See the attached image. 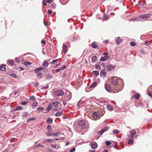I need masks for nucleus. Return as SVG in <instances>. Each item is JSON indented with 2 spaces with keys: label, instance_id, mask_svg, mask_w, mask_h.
I'll return each mask as SVG.
<instances>
[{
  "label": "nucleus",
  "instance_id": "c756f323",
  "mask_svg": "<svg viewBox=\"0 0 152 152\" xmlns=\"http://www.w3.org/2000/svg\"><path fill=\"white\" fill-rule=\"evenodd\" d=\"M97 83V82H95L94 83H92L90 86V88H94V87L96 86Z\"/></svg>",
  "mask_w": 152,
  "mask_h": 152
},
{
  "label": "nucleus",
  "instance_id": "680f3d73",
  "mask_svg": "<svg viewBox=\"0 0 152 152\" xmlns=\"http://www.w3.org/2000/svg\"><path fill=\"white\" fill-rule=\"evenodd\" d=\"M140 20L139 19H137L135 18H132L131 19V20L133 21H138Z\"/></svg>",
  "mask_w": 152,
  "mask_h": 152
},
{
  "label": "nucleus",
  "instance_id": "1a4fd4ad",
  "mask_svg": "<svg viewBox=\"0 0 152 152\" xmlns=\"http://www.w3.org/2000/svg\"><path fill=\"white\" fill-rule=\"evenodd\" d=\"M51 146L53 148L57 149L61 148V146L59 144H52L51 145Z\"/></svg>",
  "mask_w": 152,
  "mask_h": 152
},
{
  "label": "nucleus",
  "instance_id": "6e6552de",
  "mask_svg": "<svg viewBox=\"0 0 152 152\" xmlns=\"http://www.w3.org/2000/svg\"><path fill=\"white\" fill-rule=\"evenodd\" d=\"M123 41V39L120 37H118L116 38L115 43L118 45L120 44Z\"/></svg>",
  "mask_w": 152,
  "mask_h": 152
},
{
  "label": "nucleus",
  "instance_id": "bb28decb",
  "mask_svg": "<svg viewBox=\"0 0 152 152\" xmlns=\"http://www.w3.org/2000/svg\"><path fill=\"white\" fill-rule=\"evenodd\" d=\"M95 68L96 69H98L99 70H101V67L100 66V65L99 64H96L95 65Z\"/></svg>",
  "mask_w": 152,
  "mask_h": 152
},
{
  "label": "nucleus",
  "instance_id": "0e129e2a",
  "mask_svg": "<svg viewBox=\"0 0 152 152\" xmlns=\"http://www.w3.org/2000/svg\"><path fill=\"white\" fill-rule=\"evenodd\" d=\"M49 128L50 129H51V126L50 125H49L48 126H47V129H46L47 130H49V131H50V130H49Z\"/></svg>",
  "mask_w": 152,
  "mask_h": 152
},
{
  "label": "nucleus",
  "instance_id": "dca6fc26",
  "mask_svg": "<svg viewBox=\"0 0 152 152\" xmlns=\"http://www.w3.org/2000/svg\"><path fill=\"white\" fill-rule=\"evenodd\" d=\"M92 47L94 48H96L98 47V45L97 44V43L95 41L93 42L92 43Z\"/></svg>",
  "mask_w": 152,
  "mask_h": 152
},
{
  "label": "nucleus",
  "instance_id": "b1692460",
  "mask_svg": "<svg viewBox=\"0 0 152 152\" xmlns=\"http://www.w3.org/2000/svg\"><path fill=\"white\" fill-rule=\"evenodd\" d=\"M93 75L95 76V77H97L99 75V72L97 71H94L92 72Z\"/></svg>",
  "mask_w": 152,
  "mask_h": 152
},
{
  "label": "nucleus",
  "instance_id": "72a5a7b5",
  "mask_svg": "<svg viewBox=\"0 0 152 152\" xmlns=\"http://www.w3.org/2000/svg\"><path fill=\"white\" fill-rule=\"evenodd\" d=\"M29 99L30 100L33 101H35L36 99L35 97L33 96H31L30 97Z\"/></svg>",
  "mask_w": 152,
  "mask_h": 152
},
{
  "label": "nucleus",
  "instance_id": "864d4df0",
  "mask_svg": "<svg viewBox=\"0 0 152 152\" xmlns=\"http://www.w3.org/2000/svg\"><path fill=\"white\" fill-rule=\"evenodd\" d=\"M66 66L65 65H64L63 66L61 67L60 69L61 70H64L66 68Z\"/></svg>",
  "mask_w": 152,
  "mask_h": 152
},
{
  "label": "nucleus",
  "instance_id": "9b49d317",
  "mask_svg": "<svg viewBox=\"0 0 152 152\" xmlns=\"http://www.w3.org/2000/svg\"><path fill=\"white\" fill-rule=\"evenodd\" d=\"M51 103L50 105L51 107L53 106L55 107H56L58 104L59 102L57 101H54L52 102L49 103Z\"/></svg>",
  "mask_w": 152,
  "mask_h": 152
},
{
  "label": "nucleus",
  "instance_id": "774afa93",
  "mask_svg": "<svg viewBox=\"0 0 152 152\" xmlns=\"http://www.w3.org/2000/svg\"><path fill=\"white\" fill-rule=\"evenodd\" d=\"M148 95L151 97L152 98V93L151 92H148Z\"/></svg>",
  "mask_w": 152,
  "mask_h": 152
},
{
  "label": "nucleus",
  "instance_id": "58836bf2",
  "mask_svg": "<svg viewBox=\"0 0 152 152\" xmlns=\"http://www.w3.org/2000/svg\"><path fill=\"white\" fill-rule=\"evenodd\" d=\"M133 143V141L132 140L129 139L128 140V143L129 144H132Z\"/></svg>",
  "mask_w": 152,
  "mask_h": 152
},
{
  "label": "nucleus",
  "instance_id": "a19ab883",
  "mask_svg": "<svg viewBox=\"0 0 152 152\" xmlns=\"http://www.w3.org/2000/svg\"><path fill=\"white\" fill-rule=\"evenodd\" d=\"M118 144L116 142H115V145L114 146V147L115 149L116 150H119V148H118Z\"/></svg>",
  "mask_w": 152,
  "mask_h": 152
},
{
  "label": "nucleus",
  "instance_id": "79ce46f5",
  "mask_svg": "<svg viewBox=\"0 0 152 152\" xmlns=\"http://www.w3.org/2000/svg\"><path fill=\"white\" fill-rule=\"evenodd\" d=\"M105 144L107 146H109L111 144V143L109 141H106L105 142Z\"/></svg>",
  "mask_w": 152,
  "mask_h": 152
},
{
  "label": "nucleus",
  "instance_id": "a211bd4d",
  "mask_svg": "<svg viewBox=\"0 0 152 152\" xmlns=\"http://www.w3.org/2000/svg\"><path fill=\"white\" fill-rule=\"evenodd\" d=\"M47 124H52L53 123V119L49 117L47 120Z\"/></svg>",
  "mask_w": 152,
  "mask_h": 152
},
{
  "label": "nucleus",
  "instance_id": "7ed1b4c3",
  "mask_svg": "<svg viewBox=\"0 0 152 152\" xmlns=\"http://www.w3.org/2000/svg\"><path fill=\"white\" fill-rule=\"evenodd\" d=\"M54 94L55 95L57 96H61L64 94V92L62 90H59L55 91Z\"/></svg>",
  "mask_w": 152,
  "mask_h": 152
},
{
  "label": "nucleus",
  "instance_id": "13d9d810",
  "mask_svg": "<svg viewBox=\"0 0 152 152\" xmlns=\"http://www.w3.org/2000/svg\"><path fill=\"white\" fill-rule=\"evenodd\" d=\"M11 76L12 77H13L15 78H16L17 77V75L14 74H12L11 75Z\"/></svg>",
  "mask_w": 152,
  "mask_h": 152
},
{
  "label": "nucleus",
  "instance_id": "c9c22d12",
  "mask_svg": "<svg viewBox=\"0 0 152 152\" xmlns=\"http://www.w3.org/2000/svg\"><path fill=\"white\" fill-rule=\"evenodd\" d=\"M18 92V90H15L11 94H12L13 96L16 95Z\"/></svg>",
  "mask_w": 152,
  "mask_h": 152
},
{
  "label": "nucleus",
  "instance_id": "3c124183",
  "mask_svg": "<svg viewBox=\"0 0 152 152\" xmlns=\"http://www.w3.org/2000/svg\"><path fill=\"white\" fill-rule=\"evenodd\" d=\"M118 81V80L117 79V78L115 77H113L112 78V81Z\"/></svg>",
  "mask_w": 152,
  "mask_h": 152
},
{
  "label": "nucleus",
  "instance_id": "412c9836",
  "mask_svg": "<svg viewBox=\"0 0 152 152\" xmlns=\"http://www.w3.org/2000/svg\"><path fill=\"white\" fill-rule=\"evenodd\" d=\"M48 62L47 61H44L43 64V65L45 67H47L48 65Z\"/></svg>",
  "mask_w": 152,
  "mask_h": 152
},
{
  "label": "nucleus",
  "instance_id": "423d86ee",
  "mask_svg": "<svg viewBox=\"0 0 152 152\" xmlns=\"http://www.w3.org/2000/svg\"><path fill=\"white\" fill-rule=\"evenodd\" d=\"M34 72L35 73H37V76L38 77H42V74L41 71L37 68L35 70Z\"/></svg>",
  "mask_w": 152,
  "mask_h": 152
},
{
  "label": "nucleus",
  "instance_id": "69168bd1",
  "mask_svg": "<svg viewBox=\"0 0 152 152\" xmlns=\"http://www.w3.org/2000/svg\"><path fill=\"white\" fill-rule=\"evenodd\" d=\"M146 16V18L147 19V18L149 17L150 16H151L152 15V14H145Z\"/></svg>",
  "mask_w": 152,
  "mask_h": 152
},
{
  "label": "nucleus",
  "instance_id": "0eeeda50",
  "mask_svg": "<svg viewBox=\"0 0 152 152\" xmlns=\"http://www.w3.org/2000/svg\"><path fill=\"white\" fill-rule=\"evenodd\" d=\"M107 72L105 69H103L100 71V75L102 78H104L106 75Z\"/></svg>",
  "mask_w": 152,
  "mask_h": 152
},
{
  "label": "nucleus",
  "instance_id": "5701e85b",
  "mask_svg": "<svg viewBox=\"0 0 152 152\" xmlns=\"http://www.w3.org/2000/svg\"><path fill=\"white\" fill-rule=\"evenodd\" d=\"M109 18L108 16L105 14H104L103 17L102 19L103 20H107Z\"/></svg>",
  "mask_w": 152,
  "mask_h": 152
},
{
  "label": "nucleus",
  "instance_id": "473e14b6",
  "mask_svg": "<svg viewBox=\"0 0 152 152\" xmlns=\"http://www.w3.org/2000/svg\"><path fill=\"white\" fill-rule=\"evenodd\" d=\"M81 101H82V99H81L78 102V103L77 104V106H78L79 109H80L81 107Z\"/></svg>",
  "mask_w": 152,
  "mask_h": 152
},
{
  "label": "nucleus",
  "instance_id": "4d7b16f0",
  "mask_svg": "<svg viewBox=\"0 0 152 152\" xmlns=\"http://www.w3.org/2000/svg\"><path fill=\"white\" fill-rule=\"evenodd\" d=\"M58 59H56L53 60L51 63V64H54L55 63L58 61Z\"/></svg>",
  "mask_w": 152,
  "mask_h": 152
},
{
  "label": "nucleus",
  "instance_id": "9d476101",
  "mask_svg": "<svg viewBox=\"0 0 152 152\" xmlns=\"http://www.w3.org/2000/svg\"><path fill=\"white\" fill-rule=\"evenodd\" d=\"M14 60H8L7 61V64L10 66L13 65L14 64Z\"/></svg>",
  "mask_w": 152,
  "mask_h": 152
},
{
  "label": "nucleus",
  "instance_id": "ddd939ff",
  "mask_svg": "<svg viewBox=\"0 0 152 152\" xmlns=\"http://www.w3.org/2000/svg\"><path fill=\"white\" fill-rule=\"evenodd\" d=\"M67 45H66L63 44L62 46V51L65 53H66L67 52L66 49H67Z\"/></svg>",
  "mask_w": 152,
  "mask_h": 152
},
{
  "label": "nucleus",
  "instance_id": "de8ad7c7",
  "mask_svg": "<svg viewBox=\"0 0 152 152\" xmlns=\"http://www.w3.org/2000/svg\"><path fill=\"white\" fill-rule=\"evenodd\" d=\"M61 134V132H57L56 133H55V134H53V136H57L58 135H59Z\"/></svg>",
  "mask_w": 152,
  "mask_h": 152
},
{
  "label": "nucleus",
  "instance_id": "8fccbe9b",
  "mask_svg": "<svg viewBox=\"0 0 152 152\" xmlns=\"http://www.w3.org/2000/svg\"><path fill=\"white\" fill-rule=\"evenodd\" d=\"M64 138V137L62 138L61 139L58 138H54L53 139V141H57V140H63Z\"/></svg>",
  "mask_w": 152,
  "mask_h": 152
},
{
  "label": "nucleus",
  "instance_id": "f8f14e48",
  "mask_svg": "<svg viewBox=\"0 0 152 152\" xmlns=\"http://www.w3.org/2000/svg\"><path fill=\"white\" fill-rule=\"evenodd\" d=\"M105 88L106 90L109 92L111 91V88L110 85L109 84H106L105 85Z\"/></svg>",
  "mask_w": 152,
  "mask_h": 152
},
{
  "label": "nucleus",
  "instance_id": "aec40b11",
  "mask_svg": "<svg viewBox=\"0 0 152 152\" xmlns=\"http://www.w3.org/2000/svg\"><path fill=\"white\" fill-rule=\"evenodd\" d=\"M6 65L2 64L0 67V70L2 71H4L6 70Z\"/></svg>",
  "mask_w": 152,
  "mask_h": 152
},
{
  "label": "nucleus",
  "instance_id": "49530a36",
  "mask_svg": "<svg viewBox=\"0 0 152 152\" xmlns=\"http://www.w3.org/2000/svg\"><path fill=\"white\" fill-rule=\"evenodd\" d=\"M53 133L51 132H47L46 133V135L47 136H51V135H53Z\"/></svg>",
  "mask_w": 152,
  "mask_h": 152
},
{
  "label": "nucleus",
  "instance_id": "6e6d98bb",
  "mask_svg": "<svg viewBox=\"0 0 152 152\" xmlns=\"http://www.w3.org/2000/svg\"><path fill=\"white\" fill-rule=\"evenodd\" d=\"M39 83L38 82H35L34 84V86L35 87H37L39 85Z\"/></svg>",
  "mask_w": 152,
  "mask_h": 152
},
{
  "label": "nucleus",
  "instance_id": "e433bc0d",
  "mask_svg": "<svg viewBox=\"0 0 152 152\" xmlns=\"http://www.w3.org/2000/svg\"><path fill=\"white\" fill-rule=\"evenodd\" d=\"M44 108L43 107H38L37 109V111L40 110V112H42L43 111Z\"/></svg>",
  "mask_w": 152,
  "mask_h": 152
},
{
  "label": "nucleus",
  "instance_id": "603ef678",
  "mask_svg": "<svg viewBox=\"0 0 152 152\" xmlns=\"http://www.w3.org/2000/svg\"><path fill=\"white\" fill-rule=\"evenodd\" d=\"M35 120V119L34 118H31L29 119H28L27 120V122H29V121H33V120Z\"/></svg>",
  "mask_w": 152,
  "mask_h": 152
},
{
  "label": "nucleus",
  "instance_id": "4468645a",
  "mask_svg": "<svg viewBox=\"0 0 152 152\" xmlns=\"http://www.w3.org/2000/svg\"><path fill=\"white\" fill-rule=\"evenodd\" d=\"M90 145L91 146V148L93 149H95L96 148L97 146L98 145L96 143H93V144H90Z\"/></svg>",
  "mask_w": 152,
  "mask_h": 152
},
{
  "label": "nucleus",
  "instance_id": "cd10ccee",
  "mask_svg": "<svg viewBox=\"0 0 152 152\" xmlns=\"http://www.w3.org/2000/svg\"><path fill=\"white\" fill-rule=\"evenodd\" d=\"M62 114H63L62 112L61 111H60V112H58L56 113L55 114V115L56 116H60L61 115H62Z\"/></svg>",
  "mask_w": 152,
  "mask_h": 152
},
{
  "label": "nucleus",
  "instance_id": "f257e3e1",
  "mask_svg": "<svg viewBox=\"0 0 152 152\" xmlns=\"http://www.w3.org/2000/svg\"><path fill=\"white\" fill-rule=\"evenodd\" d=\"M112 83L116 86L115 91H114L115 93L121 91L123 89V88L122 87L120 86L119 84L118 85V80L112 81Z\"/></svg>",
  "mask_w": 152,
  "mask_h": 152
},
{
  "label": "nucleus",
  "instance_id": "f03ea898",
  "mask_svg": "<svg viewBox=\"0 0 152 152\" xmlns=\"http://www.w3.org/2000/svg\"><path fill=\"white\" fill-rule=\"evenodd\" d=\"M106 68L107 71H110L114 69L115 68V66L108 63L106 66Z\"/></svg>",
  "mask_w": 152,
  "mask_h": 152
},
{
  "label": "nucleus",
  "instance_id": "09e8293b",
  "mask_svg": "<svg viewBox=\"0 0 152 152\" xmlns=\"http://www.w3.org/2000/svg\"><path fill=\"white\" fill-rule=\"evenodd\" d=\"M22 64L26 66H28V64L27 63V62H26L24 61H22Z\"/></svg>",
  "mask_w": 152,
  "mask_h": 152
},
{
  "label": "nucleus",
  "instance_id": "2f4dec72",
  "mask_svg": "<svg viewBox=\"0 0 152 152\" xmlns=\"http://www.w3.org/2000/svg\"><path fill=\"white\" fill-rule=\"evenodd\" d=\"M130 45L132 46H134L136 45V43L135 42H131L130 43Z\"/></svg>",
  "mask_w": 152,
  "mask_h": 152
},
{
  "label": "nucleus",
  "instance_id": "c03bdc74",
  "mask_svg": "<svg viewBox=\"0 0 152 152\" xmlns=\"http://www.w3.org/2000/svg\"><path fill=\"white\" fill-rule=\"evenodd\" d=\"M51 7L53 9H55L56 7V5L54 3H53L51 5Z\"/></svg>",
  "mask_w": 152,
  "mask_h": 152
},
{
  "label": "nucleus",
  "instance_id": "6ab92c4d",
  "mask_svg": "<svg viewBox=\"0 0 152 152\" xmlns=\"http://www.w3.org/2000/svg\"><path fill=\"white\" fill-rule=\"evenodd\" d=\"M99 113L97 112H94L93 114V116L95 118H97L99 117Z\"/></svg>",
  "mask_w": 152,
  "mask_h": 152
},
{
  "label": "nucleus",
  "instance_id": "4be33fe9",
  "mask_svg": "<svg viewBox=\"0 0 152 152\" xmlns=\"http://www.w3.org/2000/svg\"><path fill=\"white\" fill-rule=\"evenodd\" d=\"M107 108L109 110L112 111L113 110V108L112 106H111L109 104L107 105Z\"/></svg>",
  "mask_w": 152,
  "mask_h": 152
},
{
  "label": "nucleus",
  "instance_id": "f704fd0d",
  "mask_svg": "<svg viewBox=\"0 0 152 152\" xmlns=\"http://www.w3.org/2000/svg\"><path fill=\"white\" fill-rule=\"evenodd\" d=\"M134 98L137 99L140 97V95L139 94H136L134 96Z\"/></svg>",
  "mask_w": 152,
  "mask_h": 152
},
{
  "label": "nucleus",
  "instance_id": "338daca9",
  "mask_svg": "<svg viewBox=\"0 0 152 152\" xmlns=\"http://www.w3.org/2000/svg\"><path fill=\"white\" fill-rule=\"evenodd\" d=\"M103 42L104 43L107 44L109 43V41L108 40H104L103 41Z\"/></svg>",
  "mask_w": 152,
  "mask_h": 152
},
{
  "label": "nucleus",
  "instance_id": "ea45409f",
  "mask_svg": "<svg viewBox=\"0 0 152 152\" xmlns=\"http://www.w3.org/2000/svg\"><path fill=\"white\" fill-rule=\"evenodd\" d=\"M19 109H20V106H18L16 107L11 112V113L12 112L15 111H17V110H19Z\"/></svg>",
  "mask_w": 152,
  "mask_h": 152
},
{
  "label": "nucleus",
  "instance_id": "f3484780",
  "mask_svg": "<svg viewBox=\"0 0 152 152\" xmlns=\"http://www.w3.org/2000/svg\"><path fill=\"white\" fill-rule=\"evenodd\" d=\"M98 60L97 57L96 56H93L91 59V61L93 63H94L96 62Z\"/></svg>",
  "mask_w": 152,
  "mask_h": 152
},
{
  "label": "nucleus",
  "instance_id": "5fc2aeb1",
  "mask_svg": "<svg viewBox=\"0 0 152 152\" xmlns=\"http://www.w3.org/2000/svg\"><path fill=\"white\" fill-rule=\"evenodd\" d=\"M75 147L73 148L72 149H71L69 151L70 152H74L75 151Z\"/></svg>",
  "mask_w": 152,
  "mask_h": 152
},
{
  "label": "nucleus",
  "instance_id": "37998d69",
  "mask_svg": "<svg viewBox=\"0 0 152 152\" xmlns=\"http://www.w3.org/2000/svg\"><path fill=\"white\" fill-rule=\"evenodd\" d=\"M28 114V113L27 112H23L22 113V115L23 116H26Z\"/></svg>",
  "mask_w": 152,
  "mask_h": 152
},
{
  "label": "nucleus",
  "instance_id": "a878e982",
  "mask_svg": "<svg viewBox=\"0 0 152 152\" xmlns=\"http://www.w3.org/2000/svg\"><path fill=\"white\" fill-rule=\"evenodd\" d=\"M52 77V75L51 74L49 73L46 76V78L48 80H50Z\"/></svg>",
  "mask_w": 152,
  "mask_h": 152
},
{
  "label": "nucleus",
  "instance_id": "a18cd8bd",
  "mask_svg": "<svg viewBox=\"0 0 152 152\" xmlns=\"http://www.w3.org/2000/svg\"><path fill=\"white\" fill-rule=\"evenodd\" d=\"M130 134H132L134 135L136 134V131L134 129L132 130L130 132Z\"/></svg>",
  "mask_w": 152,
  "mask_h": 152
},
{
  "label": "nucleus",
  "instance_id": "4c0bfd02",
  "mask_svg": "<svg viewBox=\"0 0 152 152\" xmlns=\"http://www.w3.org/2000/svg\"><path fill=\"white\" fill-rule=\"evenodd\" d=\"M119 131L117 129L114 130L113 131V133L115 134H118L119 133Z\"/></svg>",
  "mask_w": 152,
  "mask_h": 152
},
{
  "label": "nucleus",
  "instance_id": "393cba45",
  "mask_svg": "<svg viewBox=\"0 0 152 152\" xmlns=\"http://www.w3.org/2000/svg\"><path fill=\"white\" fill-rule=\"evenodd\" d=\"M139 18H141L142 19H147L146 14L141 15L139 16Z\"/></svg>",
  "mask_w": 152,
  "mask_h": 152
},
{
  "label": "nucleus",
  "instance_id": "e2e57ef3",
  "mask_svg": "<svg viewBox=\"0 0 152 152\" xmlns=\"http://www.w3.org/2000/svg\"><path fill=\"white\" fill-rule=\"evenodd\" d=\"M130 134L128 135V137H130L131 138H133L134 135L132 134Z\"/></svg>",
  "mask_w": 152,
  "mask_h": 152
},
{
  "label": "nucleus",
  "instance_id": "20e7f679",
  "mask_svg": "<svg viewBox=\"0 0 152 152\" xmlns=\"http://www.w3.org/2000/svg\"><path fill=\"white\" fill-rule=\"evenodd\" d=\"M79 125L83 129H85L86 127L85 122L83 120L80 121L79 123Z\"/></svg>",
  "mask_w": 152,
  "mask_h": 152
},
{
  "label": "nucleus",
  "instance_id": "39448f33",
  "mask_svg": "<svg viewBox=\"0 0 152 152\" xmlns=\"http://www.w3.org/2000/svg\"><path fill=\"white\" fill-rule=\"evenodd\" d=\"M109 128L107 126L105 127L103 129H101L100 131H99L98 132V133L100 134V135L101 136L102 134L105 132L107 131L109 129Z\"/></svg>",
  "mask_w": 152,
  "mask_h": 152
},
{
  "label": "nucleus",
  "instance_id": "7c9ffc66",
  "mask_svg": "<svg viewBox=\"0 0 152 152\" xmlns=\"http://www.w3.org/2000/svg\"><path fill=\"white\" fill-rule=\"evenodd\" d=\"M45 141L46 142H49L51 143L53 142V139H46L45 140Z\"/></svg>",
  "mask_w": 152,
  "mask_h": 152
},
{
  "label": "nucleus",
  "instance_id": "c85d7f7f",
  "mask_svg": "<svg viewBox=\"0 0 152 152\" xmlns=\"http://www.w3.org/2000/svg\"><path fill=\"white\" fill-rule=\"evenodd\" d=\"M100 61H107L105 57H102L100 59Z\"/></svg>",
  "mask_w": 152,
  "mask_h": 152
},
{
  "label": "nucleus",
  "instance_id": "2eb2a0df",
  "mask_svg": "<svg viewBox=\"0 0 152 152\" xmlns=\"http://www.w3.org/2000/svg\"><path fill=\"white\" fill-rule=\"evenodd\" d=\"M51 103H49L48 105L47 108L45 109V111L46 112H49L51 109V106L50 105Z\"/></svg>",
  "mask_w": 152,
  "mask_h": 152
},
{
  "label": "nucleus",
  "instance_id": "052dcab7",
  "mask_svg": "<svg viewBox=\"0 0 152 152\" xmlns=\"http://www.w3.org/2000/svg\"><path fill=\"white\" fill-rule=\"evenodd\" d=\"M28 103L27 102H21V104L22 105H25Z\"/></svg>",
  "mask_w": 152,
  "mask_h": 152
},
{
  "label": "nucleus",
  "instance_id": "bf43d9fd",
  "mask_svg": "<svg viewBox=\"0 0 152 152\" xmlns=\"http://www.w3.org/2000/svg\"><path fill=\"white\" fill-rule=\"evenodd\" d=\"M44 2H46L47 3V0H43L42 1L43 4L45 6L46 5V4L44 3Z\"/></svg>",
  "mask_w": 152,
  "mask_h": 152
}]
</instances>
